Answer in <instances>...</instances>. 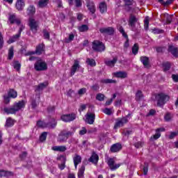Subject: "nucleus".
<instances>
[{
    "label": "nucleus",
    "instance_id": "obj_40",
    "mask_svg": "<svg viewBox=\"0 0 178 178\" xmlns=\"http://www.w3.org/2000/svg\"><path fill=\"white\" fill-rule=\"evenodd\" d=\"M101 83H103L104 84H116V81L113 79H102Z\"/></svg>",
    "mask_w": 178,
    "mask_h": 178
},
{
    "label": "nucleus",
    "instance_id": "obj_30",
    "mask_svg": "<svg viewBox=\"0 0 178 178\" xmlns=\"http://www.w3.org/2000/svg\"><path fill=\"white\" fill-rule=\"evenodd\" d=\"M49 3V0H39L38 3V8H45Z\"/></svg>",
    "mask_w": 178,
    "mask_h": 178
},
{
    "label": "nucleus",
    "instance_id": "obj_17",
    "mask_svg": "<svg viewBox=\"0 0 178 178\" xmlns=\"http://www.w3.org/2000/svg\"><path fill=\"white\" fill-rule=\"evenodd\" d=\"M114 77L117 79H127V72L126 71H118L113 73Z\"/></svg>",
    "mask_w": 178,
    "mask_h": 178
},
{
    "label": "nucleus",
    "instance_id": "obj_7",
    "mask_svg": "<svg viewBox=\"0 0 178 178\" xmlns=\"http://www.w3.org/2000/svg\"><path fill=\"white\" fill-rule=\"evenodd\" d=\"M129 115H127V117L117 119L114 125V129H120V127H123V126H124L126 123L129 122V120L127 119Z\"/></svg>",
    "mask_w": 178,
    "mask_h": 178
},
{
    "label": "nucleus",
    "instance_id": "obj_50",
    "mask_svg": "<svg viewBox=\"0 0 178 178\" xmlns=\"http://www.w3.org/2000/svg\"><path fill=\"white\" fill-rule=\"evenodd\" d=\"M96 99L97 101H100V102H102L105 99V95L102 94V93H98L97 95H96Z\"/></svg>",
    "mask_w": 178,
    "mask_h": 178
},
{
    "label": "nucleus",
    "instance_id": "obj_15",
    "mask_svg": "<svg viewBox=\"0 0 178 178\" xmlns=\"http://www.w3.org/2000/svg\"><path fill=\"white\" fill-rule=\"evenodd\" d=\"M29 26L31 27V31L37 33V28L38 27V23L34 19H29Z\"/></svg>",
    "mask_w": 178,
    "mask_h": 178
},
{
    "label": "nucleus",
    "instance_id": "obj_25",
    "mask_svg": "<svg viewBox=\"0 0 178 178\" xmlns=\"http://www.w3.org/2000/svg\"><path fill=\"white\" fill-rule=\"evenodd\" d=\"M74 165L75 166V169H77V166L79 163H81V157L79 154H75L74 157L73 158Z\"/></svg>",
    "mask_w": 178,
    "mask_h": 178
},
{
    "label": "nucleus",
    "instance_id": "obj_21",
    "mask_svg": "<svg viewBox=\"0 0 178 178\" xmlns=\"http://www.w3.org/2000/svg\"><path fill=\"white\" fill-rule=\"evenodd\" d=\"M117 62H118V57L115 56L113 58V60H106L104 61V63L105 65H106V66H108L109 67H114Z\"/></svg>",
    "mask_w": 178,
    "mask_h": 178
},
{
    "label": "nucleus",
    "instance_id": "obj_9",
    "mask_svg": "<svg viewBox=\"0 0 178 178\" xmlns=\"http://www.w3.org/2000/svg\"><path fill=\"white\" fill-rule=\"evenodd\" d=\"M161 19L162 23H165V24H170L173 20V15H169L168 13L161 14Z\"/></svg>",
    "mask_w": 178,
    "mask_h": 178
},
{
    "label": "nucleus",
    "instance_id": "obj_36",
    "mask_svg": "<svg viewBox=\"0 0 178 178\" xmlns=\"http://www.w3.org/2000/svg\"><path fill=\"white\" fill-rule=\"evenodd\" d=\"M86 170V166L81 165L78 172L79 178H84V172Z\"/></svg>",
    "mask_w": 178,
    "mask_h": 178
},
{
    "label": "nucleus",
    "instance_id": "obj_61",
    "mask_svg": "<svg viewBox=\"0 0 178 178\" xmlns=\"http://www.w3.org/2000/svg\"><path fill=\"white\" fill-rule=\"evenodd\" d=\"M148 173V163H145V166L143 167V174L147 175Z\"/></svg>",
    "mask_w": 178,
    "mask_h": 178
},
{
    "label": "nucleus",
    "instance_id": "obj_16",
    "mask_svg": "<svg viewBox=\"0 0 178 178\" xmlns=\"http://www.w3.org/2000/svg\"><path fill=\"white\" fill-rule=\"evenodd\" d=\"M168 52L172 54V56L175 58H178V48L173 44H170L168 49Z\"/></svg>",
    "mask_w": 178,
    "mask_h": 178
},
{
    "label": "nucleus",
    "instance_id": "obj_29",
    "mask_svg": "<svg viewBox=\"0 0 178 178\" xmlns=\"http://www.w3.org/2000/svg\"><path fill=\"white\" fill-rule=\"evenodd\" d=\"M15 120L12 118H8L6 122L5 127H12L15 123Z\"/></svg>",
    "mask_w": 178,
    "mask_h": 178
},
{
    "label": "nucleus",
    "instance_id": "obj_34",
    "mask_svg": "<svg viewBox=\"0 0 178 178\" xmlns=\"http://www.w3.org/2000/svg\"><path fill=\"white\" fill-rule=\"evenodd\" d=\"M47 86H48V82L40 83L37 86L35 91H42V90H44V88H47Z\"/></svg>",
    "mask_w": 178,
    "mask_h": 178
},
{
    "label": "nucleus",
    "instance_id": "obj_37",
    "mask_svg": "<svg viewBox=\"0 0 178 178\" xmlns=\"http://www.w3.org/2000/svg\"><path fill=\"white\" fill-rule=\"evenodd\" d=\"M157 2L161 3V5H163V6H169V5H171V3H173V0H167L166 1L163 0H157Z\"/></svg>",
    "mask_w": 178,
    "mask_h": 178
},
{
    "label": "nucleus",
    "instance_id": "obj_5",
    "mask_svg": "<svg viewBox=\"0 0 178 178\" xmlns=\"http://www.w3.org/2000/svg\"><path fill=\"white\" fill-rule=\"evenodd\" d=\"M92 48L95 52H104L105 51V44L99 40H94L92 42Z\"/></svg>",
    "mask_w": 178,
    "mask_h": 178
},
{
    "label": "nucleus",
    "instance_id": "obj_64",
    "mask_svg": "<svg viewBox=\"0 0 178 178\" xmlns=\"http://www.w3.org/2000/svg\"><path fill=\"white\" fill-rule=\"evenodd\" d=\"M27 157V152H23L21 154H19V158L21 159H26Z\"/></svg>",
    "mask_w": 178,
    "mask_h": 178
},
{
    "label": "nucleus",
    "instance_id": "obj_2",
    "mask_svg": "<svg viewBox=\"0 0 178 178\" xmlns=\"http://www.w3.org/2000/svg\"><path fill=\"white\" fill-rule=\"evenodd\" d=\"M74 134V129L72 131H69L68 129H64L60 131L58 134L57 141L60 144L66 143L70 137H72Z\"/></svg>",
    "mask_w": 178,
    "mask_h": 178
},
{
    "label": "nucleus",
    "instance_id": "obj_23",
    "mask_svg": "<svg viewBox=\"0 0 178 178\" xmlns=\"http://www.w3.org/2000/svg\"><path fill=\"white\" fill-rule=\"evenodd\" d=\"M74 2H75L76 8H81V6H83V2L81 0H68V3L70 6H73V5H74Z\"/></svg>",
    "mask_w": 178,
    "mask_h": 178
},
{
    "label": "nucleus",
    "instance_id": "obj_52",
    "mask_svg": "<svg viewBox=\"0 0 178 178\" xmlns=\"http://www.w3.org/2000/svg\"><path fill=\"white\" fill-rule=\"evenodd\" d=\"M47 136H48V133L47 132L42 133V134L40 136V141H41V143H43V141H45V140H47Z\"/></svg>",
    "mask_w": 178,
    "mask_h": 178
},
{
    "label": "nucleus",
    "instance_id": "obj_41",
    "mask_svg": "<svg viewBox=\"0 0 178 178\" xmlns=\"http://www.w3.org/2000/svg\"><path fill=\"white\" fill-rule=\"evenodd\" d=\"M138 49H140L138 43H135L132 47V54L134 55H137L138 54Z\"/></svg>",
    "mask_w": 178,
    "mask_h": 178
},
{
    "label": "nucleus",
    "instance_id": "obj_49",
    "mask_svg": "<svg viewBox=\"0 0 178 178\" xmlns=\"http://www.w3.org/2000/svg\"><path fill=\"white\" fill-rule=\"evenodd\" d=\"M42 33H43V37H44V40H49L50 34H49V32L48 31V30L44 29Z\"/></svg>",
    "mask_w": 178,
    "mask_h": 178
},
{
    "label": "nucleus",
    "instance_id": "obj_22",
    "mask_svg": "<svg viewBox=\"0 0 178 178\" xmlns=\"http://www.w3.org/2000/svg\"><path fill=\"white\" fill-rule=\"evenodd\" d=\"M121 149H122V144L115 143L111 146L110 151L111 152L115 153V152H119V151H120Z\"/></svg>",
    "mask_w": 178,
    "mask_h": 178
},
{
    "label": "nucleus",
    "instance_id": "obj_12",
    "mask_svg": "<svg viewBox=\"0 0 178 178\" xmlns=\"http://www.w3.org/2000/svg\"><path fill=\"white\" fill-rule=\"evenodd\" d=\"M86 6L88 8V10L90 12L91 15H94L97 9L95 8V3L93 1L90 0L86 1Z\"/></svg>",
    "mask_w": 178,
    "mask_h": 178
},
{
    "label": "nucleus",
    "instance_id": "obj_20",
    "mask_svg": "<svg viewBox=\"0 0 178 178\" xmlns=\"http://www.w3.org/2000/svg\"><path fill=\"white\" fill-rule=\"evenodd\" d=\"M8 20L10 24H14V23H16L17 26H20V24L22 23L20 19L16 17V15H10L9 16Z\"/></svg>",
    "mask_w": 178,
    "mask_h": 178
},
{
    "label": "nucleus",
    "instance_id": "obj_11",
    "mask_svg": "<svg viewBox=\"0 0 178 178\" xmlns=\"http://www.w3.org/2000/svg\"><path fill=\"white\" fill-rule=\"evenodd\" d=\"M108 166L110 168L111 170H116L120 168V163L115 164V159L110 158L107 161Z\"/></svg>",
    "mask_w": 178,
    "mask_h": 178
},
{
    "label": "nucleus",
    "instance_id": "obj_19",
    "mask_svg": "<svg viewBox=\"0 0 178 178\" xmlns=\"http://www.w3.org/2000/svg\"><path fill=\"white\" fill-rule=\"evenodd\" d=\"M136 23H137V18L134 15H131L129 24L131 26L132 31H136Z\"/></svg>",
    "mask_w": 178,
    "mask_h": 178
},
{
    "label": "nucleus",
    "instance_id": "obj_27",
    "mask_svg": "<svg viewBox=\"0 0 178 178\" xmlns=\"http://www.w3.org/2000/svg\"><path fill=\"white\" fill-rule=\"evenodd\" d=\"M51 149L53 151H56L57 152H65V151H66V149H67V148L66 147V146H54L51 147Z\"/></svg>",
    "mask_w": 178,
    "mask_h": 178
},
{
    "label": "nucleus",
    "instance_id": "obj_54",
    "mask_svg": "<svg viewBox=\"0 0 178 178\" xmlns=\"http://www.w3.org/2000/svg\"><path fill=\"white\" fill-rule=\"evenodd\" d=\"M152 33L154 34H162L163 33V30L154 28V29H152Z\"/></svg>",
    "mask_w": 178,
    "mask_h": 178
},
{
    "label": "nucleus",
    "instance_id": "obj_58",
    "mask_svg": "<svg viewBox=\"0 0 178 178\" xmlns=\"http://www.w3.org/2000/svg\"><path fill=\"white\" fill-rule=\"evenodd\" d=\"M103 112L106 115H108V116H111V115H112V110H111V108H106L104 110H103Z\"/></svg>",
    "mask_w": 178,
    "mask_h": 178
},
{
    "label": "nucleus",
    "instance_id": "obj_8",
    "mask_svg": "<svg viewBox=\"0 0 178 178\" xmlns=\"http://www.w3.org/2000/svg\"><path fill=\"white\" fill-rule=\"evenodd\" d=\"M61 120L63 122H65V123H69L70 122H73V120H76V113H68V114H64L60 116Z\"/></svg>",
    "mask_w": 178,
    "mask_h": 178
},
{
    "label": "nucleus",
    "instance_id": "obj_63",
    "mask_svg": "<svg viewBox=\"0 0 178 178\" xmlns=\"http://www.w3.org/2000/svg\"><path fill=\"white\" fill-rule=\"evenodd\" d=\"M74 40V35L73 33H70L69 35V38L66 40V42H70Z\"/></svg>",
    "mask_w": 178,
    "mask_h": 178
},
{
    "label": "nucleus",
    "instance_id": "obj_31",
    "mask_svg": "<svg viewBox=\"0 0 178 178\" xmlns=\"http://www.w3.org/2000/svg\"><path fill=\"white\" fill-rule=\"evenodd\" d=\"M8 97L10 98H17V92L15 89H10L8 92Z\"/></svg>",
    "mask_w": 178,
    "mask_h": 178
},
{
    "label": "nucleus",
    "instance_id": "obj_28",
    "mask_svg": "<svg viewBox=\"0 0 178 178\" xmlns=\"http://www.w3.org/2000/svg\"><path fill=\"white\" fill-rule=\"evenodd\" d=\"M26 13L30 17L34 15L35 14V7H34V6H30L29 7H28L26 10Z\"/></svg>",
    "mask_w": 178,
    "mask_h": 178
},
{
    "label": "nucleus",
    "instance_id": "obj_18",
    "mask_svg": "<svg viewBox=\"0 0 178 178\" xmlns=\"http://www.w3.org/2000/svg\"><path fill=\"white\" fill-rule=\"evenodd\" d=\"M89 162L93 163V165H98V161H99V156L97 153L93 152L90 158L88 159Z\"/></svg>",
    "mask_w": 178,
    "mask_h": 178
},
{
    "label": "nucleus",
    "instance_id": "obj_38",
    "mask_svg": "<svg viewBox=\"0 0 178 178\" xmlns=\"http://www.w3.org/2000/svg\"><path fill=\"white\" fill-rule=\"evenodd\" d=\"M86 63L89 65V66H91V67H94L95 66H97V63L95 62V60L92 58H87L86 59Z\"/></svg>",
    "mask_w": 178,
    "mask_h": 178
},
{
    "label": "nucleus",
    "instance_id": "obj_32",
    "mask_svg": "<svg viewBox=\"0 0 178 178\" xmlns=\"http://www.w3.org/2000/svg\"><path fill=\"white\" fill-rule=\"evenodd\" d=\"M140 61L145 67H147V66L149 65V58L147 56H141Z\"/></svg>",
    "mask_w": 178,
    "mask_h": 178
},
{
    "label": "nucleus",
    "instance_id": "obj_59",
    "mask_svg": "<svg viewBox=\"0 0 178 178\" xmlns=\"http://www.w3.org/2000/svg\"><path fill=\"white\" fill-rule=\"evenodd\" d=\"M88 131L87 129H86V127H82L81 130L79 131V135L80 136H84V134H87Z\"/></svg>",
    "mask_w": 178,
    "mask_h": 178
},
{
    "label": "nucleus",
    "instance_id": "obj_42",
    "mask_svg": "<svg viewBox=\"0 0 178 178\" xmlns=\"http://www.w3.org/2000/svg\"><path fill=\"white\" fill-rule=\"evenodd\" d=\"M3 176H13V172L5 170H0V177Z\"/></svg>",
    "mask_w": 178,
    "mask_h": 178
},
{
    "label": "nucleus",
    "instance_id": "obj_13",
    "mask_svg": "<svg viewBox=\"0 0 178 178\" xmlns=\"http://www.w3.org/2000/svg\"><path fill=\"white\" fill-rule=\"evenodd\" d=\"M78 69H80V61H79L78 60H74V64L71 67V72H70L71 76H74Z\"/></svg>",
    "mask_w": 178,
    "mask_h": 178
},
{
    "label": "nucleus",
    "instance_id": "obj_43",
    "mask_svg": "<svg viewBox=\"0 0 178 178\" xmlns=\"http://www.w3.org/2000/svg\"><path fill=\"white\" fill-rule=\"evenodd\" d=\"M118 30L122 35V37H124V38H127V33H126V32L124 31V29H123V26L119 25L118 26Z\"/></svg>",
    "mask_w": 178,
    "mask_h": 178
},
{
    "label": "nucleus",
    "instance_id": "obj_53",
    "mask_svg": "<svg viewBox=\"0 0 178 178\" xmlns=\"http://www.w3.org/2000/svg\"><path fill=\"white\" fill-rule=\"evenodd\" d=\"M79 31L84 33V31H88V26L83 24L79 27Z\"/></svg>",
    "mask_w": 178,
    "mask_h": 178
},
{
    "label": "nucleus",
    "instance_id": "obj_60",
    "mask_svg": "<svg viewBox=\"0 0 178 178\" xmlns=\"http://www.w3.org/2000/svg\"><path fill=\"white\" fill-rule=\"evenodd\" d=\"M3 99H4V104H9L10 102V97L8 95H4L3 96Z\"/></svg>",
    "mask_w": 178,
    "mask_h": 178
},
{
    "label": "nucleus",
    "instance_id": "obj_47",
    "mask_svg": "<svg viewBox=\"0 0 178 178\" xmlns=\"http://www.w3.org/2000/svg\"><path fill=\"white\" fill-rule=\"evenodd\" d=\"M149 26V17H146L144 20V27L145 30H148V27Z\"/></svg>",
    "mask_w": 178,
    "mask_h": 178
},
{
    "label": "nucleus",
    "instance_id": "obj_57",
    "mask_svg": "<svg viewBox=\"0 0 178 178\" xmlns=\"http://www.w3.org/2000/svg\"><path fill=\"white\" fill-rule=\"evenodd\" d=\"M177 136H178V131H175V132H171L169 136V138H170V140H173V138Z\"/></svg>",
    "mask_w": 178,
    "mask_h": 178
},
{
    "label": "nucleus",
    "instance_id": "obj_35",
    "mask_svg": "<svg viewBox=\"0 0 178 178\" xmlns=\"http://www.w3.org/2000/svg\"><path fill=\"white\" fill-rule=\"evenodd\" d=\"M173 118H174V115L172 113L167 112L164 115V120L165 122H171Z\"/></svg>",
    "mask_w": 178,
    "mask_h": 178
},
{
    "label": "nucleus",
    "instance_id": "obj_39",
    "mask_svg": "<svg viewBox=\"0 0 178 178\" xmlns=\"http://www.w3.org/2000/svg\"><path fill=\"white\" fill-rule=\"evenodd\" d=\"M171 66H172V65L170 64V63L169 61L163 63V71L168 72V70H170Z\"/></svg>",
    "mask_w": 178,
    "mask_h": 178
},
{
    "label": "nucleus",
    "instance_id": "obj_4",
    "mask_svg": "<svg viewBox=\"0 0 178 178\" xmlns=\"http://www.w3.org/2000/svg\"><path fill=\"white\" fill-rule=\"evenodd\" d=\"M34 69L36 72H45V70H48V65L44 60L38 58L34 63Z\"/></svg>",
    "mask_w": 178,
    "mask_h": 178
},
{
    "label": "nucleus",
    "instance_id": "obj_44",
    "mask_svg": "<svg viewBox=\"0 0 178 178\" xmlns=\"http://www.w3.org/2000/svg\"><path fill=\"white\" fill-rule=\"evenodd\" d=\"M56 124H58V122L55 118H51V121L48 123V126L51 127V129H55V127H56Z\"/></svg>",
    "mask_w": 178,
    "mask_h": 178
},
{
    "label": "nucleus",
    "instance_id": "obj_3",
    "mask_svg": "<svg viewBox=\"0 0 178 178\" xmlns=\"http://www.w3.org/2000/svg\"><path fill=\"white\" fill-rule=\"evenodd\" d=\"M169 99H170V96L163 92L155 95V100L157 102V106H160L161 108H163V105H165Z\"/></svg>",
    "mask_w": 178,
    "mask_h": 178
},
{
    "label": "nucleus",
    "instance_id": "obj_55",
    "mask_svg": "<svg viewBox=\"0 0 178 178\" xmlns=\"http://www.w3.org/2000/svg\"><path fill=\"white\" fill-rule=\"evenodd\" d=\"M37 127H47V124L41 120L37 122Z\"/></svg>",
    "mask_w": 178,
    "mask_h": 178
},
{
    "label": "nucleus",
    "instance_id": "obj_56",
    "mask_svg": "<svg viewBox=\"0 0 178 178\" xmlns=\"http://www.w3.org/2000/svg\"><path fill=\"white\" fill-rule=\"evenodd\" d=\"M156 52H159V53H162V52H165V51H166V47H156Z\"/></svg>",
    "mask_w": 178,
    "mask_h": 178
},
{
    "label": "nucleus",
    "instance_id": "obj_45",
    "mask_svg": "<svg viewBox=\"0 0 178 178\" xmlns=\"http://www.w3.org/2000/svg\"><path fill=\"white\" fill-rule=\"evenodd\" d=\"M31 106L32 109H35L38 106V103H37V100L34 98L31 99Z\"/></svg>",
    "mask_w": 178,
    "mask_h": 178
},
{
    "label": "nucleus",
    "instance_id": "obj_26",
    "mask_svg": "<svg viewBox=\"0 0 178 178\" xmlns=\"http://www.w3.org/2000/svg\"><path fill=\"white\" fill-rule=\"evenodd\" d=\"M99 9L100 13H105V12H107L108 10V6L106 5V3L102 2L99 4Z\"/></svg>",
    "mask_w": 178,
    "mask_h": 178
},
{
    "label": "nucleus",
    "instance_id": "obj_51",
    "mask_svg": "<svg viewBox=\"0 0 178 178\" xmlns=\"http://www.w3.org/2000/svg\"><path fill=\"white\" fill-rule=\"evenodd\" d=\"M143 92L141 90H138L136 94V101H140L143 98Z\"/></svg>",
    "mask_w": 178,
    "mask_h": 178
},
{
    "label": "nucleus",
    "instance_id": "obj_48",
    "mask_svg": "<svg viewBox=\"0 0 178 178\" xmlns=\"http://www.w3.org/2000/svg\"><path fill=\"white\" fill-rule=\"evenodd\" d=\"M13 67L17 70V72L20 71V67H22V65L19 63V61H15L13 63Z\"/></svg>",
    "mask_w": 178,
    "mask_h": 178
},
{
    "label": "nucleus",
    "instance_id": "obj_46",
    "mask_svg": "<svg viewBox=\"0 0 178 178\" xmlns=\"http://www.w3.org/2000/svg\"><path fill=\"white\" fill-rule=\"evenodd\" d=\"M13 51H14L13 47H11L8 50V59H9L10 60L13 59V55H15V53L13 52Z\"/></svg>",
    "mask_w": 178,
    "mask_h": 178
},
{
    "label": "nucleus",
    "instance_id": "obj_1",
    "mask_svg": "<svg viewBox=\"0 0 178 178\" xmlns=\"http://www.w3.org/2000/svg\"><path fill=\"white\" fill-rule=\"evenodd\" d=\"M26 106V102L24 100L19 101L17 103H15L12 107L8 108L6 107L3 108V111L7 115H13L16 112H19L20 109H23Z\"/></svg>",
    "mask_w": 178,
    "mask_h": 178
},
{
    "label": "nucleus",
    "instance_id": "obj_14",
    "mask_svg": "<svg viewBox=\"0 0 178 178\" xmlns=\"http://www.w3.org/2000/svg\"><path fill=\"white\" fill-rule=\"evenodd\" d=\"M86 116L88 124H94V122H95V113L88 112Z\"/></svg>",
    "mask_w": 178,
    "mask_h": 178
},
{
    "label": "nucleus",
    "instance_id": "obj_62",
    "mask_svg": "<svg viewBox=\"0 0 178 178\" xmlns=\"http://www.w3.org/2000/svg\"><path fill=\"white\" fill-rule=\"evenodd\" d=\"M136 148H141L144 145V143L139 141L134 144Z\"/></svg>",
    "mask_w": 178,
    "mask_h": 178
},
{
    "label": "nucleus",
    "instance_id": "obj_33",
    "mask_svg": "<svg viewBox=\"0 0 178 178\" xmlns=\"http://www.w3.org/2000/svg\"><path fill=\"white\" fill-rule=\"evenodd\" d=\"M20 33H17L16 35H14L8 40V44H12L13 42H16L19 38H20Z\"/></svg>",
    "mask_w": 178,
    "mask_h": 178
},
{
    "label": "nucleus",
    "instance_id": "obj_10",
    "mask_svg": "<svg viewBox=\"0 0 178 178\" xmlns=\"http://www.w3.org/2000/svg\"><path fill=\"white\" fill-rule=\"evenodd\" d=\"M99 31L102 34H107V35H113L115 34V28L108 26L106 28H100Z\"/></svg>",
    "mask_w": 178,
    "mask_h": 178
},
{
    "label": "nucleus",
    "instance_id": "obj_6",
    "mask_svg": "<svg viewBox=\"0 0 178 178\" xmlns=\"http://www.w3.org/2000/svg\"><path fill=\"white\" fill-rule=\"evenodd\" d=\"M45 52V44L44 43L39 44L36 47L35 51H28L25 55L26 56H30L31 55H42Z\"/></svg>",
    "mask_w": 178,
    "mask_h": 178
},
{
    "label": "nucleus",
    "instance_id": "obj_24",
    "mask_svg": "<svg viewBox=\"0 0 178 178\" xmlns=\"http://www.w3.org/2000/svg\"><path fill=\"white\" fill-rule=\"evenodd\" d=\"M15 6L17 10H22L24 8V6H26V4L24 3V1L17 0Z\"/></svg>",
    "mask_w": 178,
    "mask_h": 178
}]
</instances>
